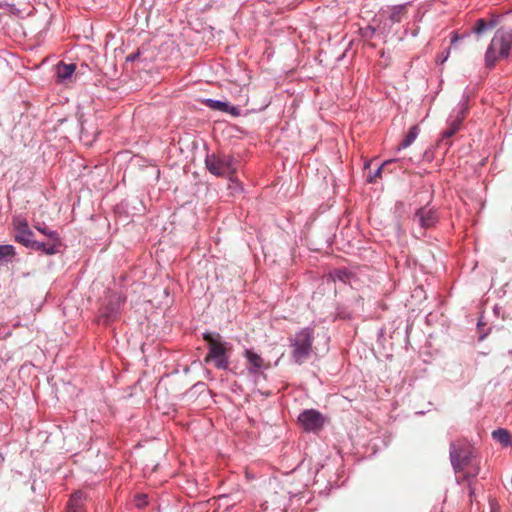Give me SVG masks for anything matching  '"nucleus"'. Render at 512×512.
I'll return each mask as SVG.
<instances>
[{"instance_id":"1","label":"nucleus","mask_w":512,"mask_h":512,"mask_svg":"<svg viewBox=\"0 0 512 512\" xmlns=\"http://www.w3.org/2000/svg\"><path fill=\"white\" fill-rule=\"evenodd\" d=\"M450 460L455 472L463 471L469 467L467 477H474L479 473L476 450L466 440H457L450 444Z\"/></svg>"},{"instance_id":"2","label":"nucleus","mask_w":512,"mask_h":512,"mask_svg":"<svg viewBox=\"0 0 512 512\" xmlns=\"http://www.w3.org/2000/svg\"><path fill=\"white\" fill-rule=\"evenodd\" d=\"M512 48V28H499L486 50L485 63L487 67H493L497 61L506 59L510 56Z\"/></svg>"},{"instance_id":"3","label":"nucleus","mask_w":512,"mask_h":512,"mask_svg":"<svg viewBox=\"0 0 512 512\" xmlns=\"http://www.w3.org/2000/svg\"><path fill=\"white\" fill-rule=\"evenodd\" d=\"M205 165L211 174L227 178L233 183H238L235 177L238 161L233 156L212 153L206 156Z\"/></svg>"},{"instance_id":"4","label":"nucleus","mask_w":512,"mask_h":512,"mask_svg":"<svg viewBox=\"0 0 512 512\" xmlns=\"http://www.w3.org/2000/svg\"><path fill=\"white\" fill-rule=\"evenodd\" d=\"M203 339L207 342L209 349L204 362H214L216 368L226 370L229 367L227 356V351L230 350L229 343L223 342L218 333H205Z\"/></svg>"},{"instance_id":"5","label":"nucleus","mask_w":512,"mask_h":512,"mask_svg":"<svg viewBox=\"0 0 512 512\" xmlns=\"http://www.w3.org/2000/svg\"><path fill=\"white\" fill-rule=\"evenodd\" d=\"M313 340V330L309 328L302 329L291 338V356L296 363L302 364L309 358Z\"/></svg>"},{"instance_id":"6","label":"nucleus","mask_w":512,"mask_h":512,"mask_svg":"<svg viewBox=\"0 0 512 512\" xmlns=\"http://www.w3.org/2000/svg\"><path fill=\"white\" fill-rule=\"evenodd\" d=\"M13 226L17 231L15 240L26 247L37 246L40 247L39 241L32 239L33 232L30 230L27 221L22 217H15L13 219Z\"/></svg>"},{"instance_id":"7","label":"nucleus","mask_w":512,"mask_h":512,"mask_svg":"<svg viewBox=\"0 0 512 512\" xmlns=\"http://www.w3.org/2000/svg\"><path fill=\"white\" fill-rule=\"evenodd\" d=\"M298 420L303 429L308 432H317L324 425V417L315 409L304 410Z\"/></svg>"},{"instance_id":"8","label":"nucleus","mask_w":512,"mask_h":512,"mask_svg":"<svg viewBox=\"0 0 512 512\" xmlns=\"http://www.w3.org/2000/svg\"><path fill=\"white\" fill-rule=\"evenodd\" d=\"M120 307V297H113L109 300V302L106 305H103L99 312H100V319L103 321L104 324H108L110 321H112Z\"/></svg>"},{"instance_id":"9","label":"nucleus","mask_w":512,"mask_h":512,"mask_svg":"<svg viewBox=\"0 0 512 512\" xmlns=\"http://www.w3.org/2000/svg\"><path fill=\"white\" fill-rule=\"evenodd\" d=\"M414 219L418 221L422 228L433 227L438 220L435 211L430 208H420Z\"/></svg>"},{"instance_id":"10","label":"nucleus","mask_w":512,"mask_h":512,"mask_svg":"<svg viewBox=\"0 0 512 512\" xmlns=\"http://www.w3.org/2000/svg\"><path fill=\"white\" fill-rule=\"evenodd\" d=\"M463 119L464 115L462 114L449 124V127L442 133V137L438 142V146L449 147L451 145L450 138L454 136L460 129Z\"/></svg>"},{"instance_id":"11","label":"nucleus","mask_w":512,"mask_h":512,"mask_svg":"<svg viewBox=\"0 0 512 512\" xmlns=\"http://www.w3.org/2000/svg\"><path fill=\"white\" fill-rule=\"evenodd\" d=\"M205 104L213 109V110H219V111H222V112H226V113H229L233 116H238L240 114V110L238 107L236 106H232L230 105L228 102H222V101H218V100H212V99H207L205 101Z\"/></svg>"},{"instance_id":"12","label":"nucleus","mask_w":512,"mask_h":512,"mask_svg":"<svg viewBox=\"0 0 512 512\" xmlns=\"http://www.w3.org/2000/svg\"><path fill=\"white\" fill-rule=\"evenodd\" d=\"M76 70V65L75 64H65V63H62L60 62L57 66H56V73H57V78L60 82L62 83H65L67 81H71L72 79V76L74 74Z\"/></svg>"},{"instance_id":"13","label":"nucleus","mask_w":512,"mask_h":512,"mask_svg":"<svg viewBox=\"0 0 512 512\" xmlns=\"http://www.w3.org/2000/svg\"><path fill=\"white\" fill-rule=\"evenodd\" d=\"M84 495L78 491L72 494L66 508V512H85L83 508Z\"/></svg>"},{"instance_id":"14","label":"nucleus","mask_w":512,"mask_h":512,"mask_svg":"<svg viewBox=\"0 0 512 512\" xmlns=\"http://www.w3.org/2000/svg\"><path fill=\"white\" fill-rule=\"evenodd\" d=\"M492 437L495 441L500 443L504 447L512 445V437L507 429L500 428L492 432Z\"/></svg>"},{"instance_id":"15","label":"nucleus","mask_w":512,"mask_h":512,"mask_svg":"<svg viewBox=\"0 0 512 512\" xmlns=\"http://www.w3.org/2000/svg\"><path fill=\"white\" fill-rule=\"evenodd\" d=\"M497 21L494 19L486 20L484 18H480L475 22V25L473 27V32L476 34H482L486 32L487 30H492L496 27Z\"/></svg>"},{"instance_id":"16","label":"nucleus","mask_w":512,"mask_h":512,"mask_svg":"<svg viewBox=\"0 0 512 512\" xmlns=\"http://www.w3.org/2000/svg\"><path fill=\"white\" fill-rule=\"evenodd\" d=\"M418 133H419L418 126L417 125L412 126L410 128V130L408 131L407 135L405 136V138L403 139V141L400 143L398 149L400 150V149H405V148L409 147L417 138Z\"/></svg>"},{"instance_id":"17","label":"nucleus","mask_w":512,"mask_h":512,"mask_svg":"<svg viewBox=\"0 0 512 512\" xmlns=\"http://www.w3.org/2000/svg\"><path fill=\"white\" fill-rule=\"evenodd\" d=\"M245 356H246L248 362L255 369H260V368L265 367L264 359L260 355L256 354L255 352H253L251 350H246Z\"/></svg>"},{"instance_id":"18","label":"nucleus","mask_w":512,"mask_h":512,"mask_svg":"<svg viewBox=\"0 0 512 512\" xmlns=\"http://www.w3.org/2000/svg\"><path fill=\"white\" fill-rule=\"evenodd\" d=\"M406 14V5H398L391 8L389 15L390 20L393 23H398Z\"/></svg>"},{"instance_id":"19","label":"nucleus","mask_w":512,"mask_h":512,"mask_svg":"<svg viewBox=\"0 0 512 512\" xmlns=\"http://www.w3.org/2000/svg\"><path fill=\"white\" fill-rule=\"evenodd\" d=\"M15 256V248L12 245H0V264L9 262Z\"/></svg>"},{"instance_id":"20","label":"nucleus","mask_w":512,"mask_h":512,"mask_svg":"<svg viewBox=\"0 0 512 512\" xmlns=\"http://www.w3.org/2000/svg\"><path fill=\"white\" fill-rule=\"evenodd\" d=\"M40 244V247H37V246H29V248H33L35 250H39V251H44L46 254L48 255H52V254H55L56 253V247H55V244H52V245H49L47 246L45 243L43 242H39Z\"/></svg>"},{"instance_id":"21","label":"nucleus","mask_w":512,"mask_h":512,"mask_svg":"<svg viewBox=\"0 0 512 512\" xmlns=\"http://www.w3.org/2000/svg\"><path fill=\"white\" fill-rule=\"evenodd\" d=\"M34 227H35L38 231H40L41 233H43V234H45V235L49 236L50 238H54V239H56V240H57V238H56V233H55V232H53V231H49V230L47 229V227H45V226H40V225H35Z\"/></svg>"},{"instance_id":"22","label":"nucleus","mask_w":512,"mask_h":512,"mask_svg":"<svg viewBox=\"0 0 512 512\" xmlns=\"http://www.w3.org/2000/svg\"><path fill=\"white\" fill-rule=\"evenodd\" d=\"M334 275H335V278H337L338 280H340L342 282H346L349 279V273L346 271L337 270L334 273Z\"/></svg>"},{"instance_id":"23","label":"nucleus","mask_w":512,"mask_h":512,"mask_svg":"<svg viewBox=\"0 0 512 512\" xmlns=\"http://www.w3.org/2000/svg\"><path fill=\"white\" fill-rule=\"evenodd\" d=\"M388 162H385L382 166H380L374 173L373 176H371L369 178V182H375L377 178H380L381 177V174H382V171H383V167L385 164H387Z\"/></svg>"},{"instance_id":"24","label":"nucleus","mask_w":512,"mask_h":512,"mask_svg":"<svg viewBox=\"0 0 512 512\" xmlns=\"http://www.w3.org/2000/svg\"><path fill=\"white\" fill-rule=\"evenodd\" d=\"M138 56H139V52L132 53V54L127 56V60L128 61H134Z\"/></svg>"},{"instance_id":"25","label":"nucleus","mask_w":512,"mask_h":512,"mask_svg":"<svg viewBox=\"0 0 512 512\" xmlns=\"http://www.w3.org/2000/svg\"><path fill=\"white\" fill-rule=\"evenodd\" d=\"M145 498H146V496L139 497L138 502H137V506L140 507V506L146 504Z\"/></svg>"},{"instance_id":"26","label":"nucleus","mask_w":512,"mask_h":512,"mask_svg":"<svg viewBox=\"0 0 512 512\" xmlns=\"http://www.w3.org/2000/svg\"><path fill=\"white\" fill-rule=\"evenodd\" d=\"M458 40V36L455 35L452 40H451V43L454 44L456 41Z\"/></svg>"}]
</instances>
